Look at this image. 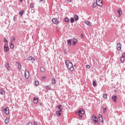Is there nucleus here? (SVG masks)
<instances>
[{
	"label": "nucleus",
	"mask_w": 125,
	"mask_h": 125,
	"mask_svg": "<svg viewBox=\"0 0 125 125\" xmlns=\"http://www.w3.org/2000/svg\"><path fill=\"white\" fill-rule=\"evenodd\" d=\"M65 65L68 68V69H69V70L71 71V72H73V71H74V67H73V63H72V62H71V61L67 60L65 62Z\"/></svg>",
	"instance_id": "f257e3e1"
},
{
	"label": "nucleus",
	"mask_w": 125,
	"mask_h": 125,
	"mask_svg": "<svg viewBox=\"0 0 125 125\" xmlns=\"http://www.w3.org/2000/svg\"><path fill=\"white\" fill-rule=\"evenodd\" d=\"M93 123L94 124H96L98 122V119L96 118V116H95V115H92V120Z\"/></svg>",
	"instance_id": "f03ea898"
},
{
	"label": "nucleus",
	"mask_w": 125,
	"mask_h": 125,
	"mask_svg": "<svg viewBox=\"0 0 125 125\" xmlns=\"http://www.w3.org/2000/svg\"><path fill=\"white\" fill-rule=\"evenodd\" d=\"M3 49L5 52H8L9 51V48L8 47V45L6 44H4Z\"/></svg>",
	"instance_id": "7ed1b4c3"
},
{
	"label": "nucleus",
	"mask_w": 125,
	"mask_h": 125,
	"mask_svg": "<svg viewBox=\"0 0 125 125\" xmlns=\"http://www.w3.org/2000/svg\"><path fill=\"white\" fill-rule=\"evenodd\" d=\"M24 76L25 79H29V71L27 69L24 71Z\"/></svg>",
	"instance_id": "20e7f679"
},
{
	"label": "nucleus",
	"mask_w": 125,
	"mask_h": 125,
	"mask_svg": "<svg viewBox=\"0 0 125 125\" xmlns=\"http://www.w3.org/2000/svg\"><path fill=\"white\" fill-rule=\"evenodd\" d=\"M117 50H118V51H120V50H121V49H122V43H121V42H119L117 44Z\"/></svg>",
	"instance_id": "39448f33"
},
{
	"label": "nucleus",
	"mask_w": 125,
	"mask_h": 125,
	"mask_svg": "<svg viewBox=\"0 0 125 125\" xmlns=\"http://www.w3.org/2000/svg\"><path fill=\"white\" fill-rule=\"evenodd\" d=\"M98 117L100 122L101 123H104V120H103V117L102 116V115L99 114Z\"/></svg>",
	"instance_id": "423d86ee"
},
{
	"label": "nucleus",
	"mask_w": 125,
	"mask_h": 125,
	"mask_svg": "<svg viewBox=\"0 0 125 125\" xmlns=\"http://www.w3.org/2000/svg\"><path fill=\"white\" fill-rule=\"evenodd\" d=\"M97 1L98 2L97 5H98V6H102V5H103L102 0H97Z\"/></svg>",
	"instance_id": "0eeeda50"
},
{
	"label": "nucleus",
	"mask_w": 125,
	"mask_h": 125,
	"mask_svg": "<svg viewBox=\"0 0 125 125\" xmlns=\"http://www.w3.org/2000/svg\"><path fill=\"white\" fill-rule=\"evenodd\" d=\"M125 59V53H124L122 55V58L120 59V60L122 63H124Z\"/></svg>",
	"instance_id": "6e6552de"
},
{
	"label": "nucleus",
	"mask_w": 125,
	"mask_h": 125,
	"mask_svg": "<svg viewBox=\"0 0 125 125\" xmlns=\"http://www.w3.org/2000/svg\"><path fill=\"white\" fill-rule=\"evenodd\" d=\"M8 110H9V109H8V107H6L4 109L3 111L6 114V115H8V114H9V111H8Z\"/></svg>",
	"instance_id": "1a4fd4ad"
},
{
	"label": "nucleus",
	"mask_w": 125,
	"mask_h": 125,
	"mask_svg": "<svg viewBox=\"0 0 125 125\" xmlns=\"http://www.w3.org/2000/svg\"><path fill=\"white\" fill-rule=\"evenodd\" d=\"M79 114H82V115H84V110L82 108L79 109L78 110Z\"/></svg>",
	"instance_id": "9d476101"
},
{
	"label": "nucleus",
	"mask_w": 125,
	"mask_h": 125,
	"mask_svg": "<svg viewBox=\"0 0 125 125\" xmlns=\"http://www.w3.org/2000/svg\"><path fill=\"white\" fill-rule=\"evenodd\" d=\"M52 21L54 24H58V20L56 18L52 19Z\"/></svg>",
	"instance_id": "9b49d317"
},
{
	"label": "nucleus",
	"mask_w": 125,
	"mask_h": 125,
	"mask_svg": "<svg viewBox=\"0 0 125 125\" xmlns=\"http://www.w3.org/2000/svg\"><path fill=\"white\" fill-rule=\"evenodd\" d=\"M72 41H73V45H76V44L78 43V40L76 39L73 38L72 39Z\"/></svg>",
	"instance_id": "f8f14e48"
},
{
	"label": "nucleus",
	"mask_w": 125,
	"mask_h": 125,
	"mask_svg": "<svg viewBox=\"0 0 125 125\" xmlns=\"http://www.w3.org/2000/svg\"><path fill=\"white\" fill-rule=\"evenodd\" d=\"M33 101L35 104H37L38 102H39V99L37 97H34L33 98Z\"/></svg>",
	"instance_id": "ddd939ff"
},
{
	"label": "nucleus",
	"mask_w": 125,
	"mask_h": 125,
	"mask_svg": "<svg viewBox=\"0 0 125 125\" xmlns=\"http://www.w3.org/2000/svg\"><path fill=\"white\" fill-rule=\"evenodd\" d=\"M61 112H62L61 110H57L56 112V114L58 117H60L61 116Z\"/></svg>",
	"instance_id": "4468645a"
},
{
	"label": "nucleus",
	"mask_w": 125,
	"mask_h": 125,
	"mask_svg": "<svg viewBox=\"0 0 125 125\" xmlns=\"http://www.w3.org/2000/svg\"><path fill=\"white\" fill-rule=\"evenodd\" d=\"M5 67L7 68V70L8 71H9L10 70V66H9V63L7 62L5 64Z\"/></svg>",
	"instance_id": "2eb2a0df"
},
{
	"label": "nucleus",
	"mask_w": 125,
	"mask_h": 125,
	"mask_svg": "<svg viewBox=\"0 0 125 125\" xmlns=\"http://www.w3.org/2000/svg\"><path fill=\"white\" fill-rule=\"evenodd\" d=\"M57 108H58V109H59V111H61V112H62V109H63V107L61 105H59L58 106H57Z\"/></svg>",
	"instance_id": "dca6fc26"
},
{
	"label": "nucleus",
	"mask_w": 125,
	"mask_h": 125,
	"mask_svg": "<svg viewBox=\"0 0 125 125\" xmlns=\"http://www.w3.org/2000/svg\"><path fill=\"white\" fill-rule=\"evenodd\" d=\"M112 99L113 101H114V102H116V100H117V99H118V98H117V96H112Z\"/></svg>",
	"instance_id": "f3484780"
},
{
	"label": "nucleus",
	"mask_w": 125,
	"mask_h": 125,
	"mask_svg": "<svg viewBox=\"0 0 125 125\" xmlns=\"http://www.w3.org/2000/svg\"><path fill=\"white\" fill-rule=\"evenodd\" d=\"M85 23H86V25H88V26H91V22L88 21H85Z\"/></svg>",
	"instance_id": "a211bd4d"
},
{
	"label": "nucleus",
	"mask_w": 125,
	"mask_h": 125,
	"mask_svg": "<svg viewBox=\"0 0 125 125\" xmlns=\"http://www.w3.org/2000/svg\"><path fill=\"white\" fill-rule=\"evenodd\" d=\"M71 42H72V39H69L67 40V44L69 46L71 45Z\"/></svg>",
	"instance_id": "6ab92c4d"
},
{
	"label": "nucleus",
	"mask_w": 125,
	"mask_h": 125,
	"mask_svg": "<svg viewBox=\"0 0 125 125\" xmlns=\"http://www.w3.org/2000/svg\"><path fill=\"white\" fill-rule=\"evenodd\" d=\"M97 2H94L92 6V7L93 8H95V7H96V6H97Z\"/></svg>",
	"instance_id": "aec40b11"
},
{
	"label": "nucleus",
	"mask_w": 125,
	"mask_h": 125,
	"mask_svg": "<svg viewBox=\"0 0 125 125\" xmlns=\"http://www.w3.org/2000/svg\"><path fill=\"white\" fill-rule=\"evenodd\" d=\"M18 69H19L20 70H21L22 65H21V63H20V62H18Z\"/></svg>",
	"instance_id": "412c9836"
},
{
	"label": "nucleus",
	"mask_w": 125,
	"mask_h": 125,
	"mask_svg": "<svg viewBox=\"0 0 125 125\" xmlns=\"http://www.w3.org/2000/svg\"><path fill=\"white\" fill-rule=\"evenodd\" d=\"M4 123L6 125H7V124H8V123H9V119L8 118H6L5 119Z\"/></svg>",
	"instance_id": "4be33fe9"
},
{
	"label": "nucleus",
	"mask_w": 125,
	"mask_h": 125,
	"mask_svg": "<svg viewBox=\"0 0 125 125\" xmlns=\"http://www.w3.org/2000/svg\"><path fill=\"white\" fill-rule=\"evenodd\" d=\"M0 94L2 95H4V94H5V91H4V90L3 89H1L0 90Z\"/></svg>",
	"instance_id": "5701e85b"
},
{
	"label": "nucleus",
	"mask_w": 125,
	"mask_h": 125,
	"mask_svg": "<svg viewBox=\"0 0 125 125\" xmlns=\"http://www.w3.org/2000/svg\"><path fill=\"white\" fill-rule=\"evenodd\" d=\"M52 83L53 84H55V83H56V80H55V78H53L52 79Z\"/></svg>",
	"instance_id": "b1692460"
},
{
	"label": "nucleus",
	"mask_w": 125,
	"mask_h": 125,
	"mask_svg": "<svg viewBox=\"0 0 125 125\" xmlns=\"http://www.w3.org/2000/svg\"><path fill=\"white\" fill-rule=\"evenodd\" d=\"M74 19L75 21H78L79 20V16L78 15H74Z\"/></svg>",
	"instance_id": "393cba45"
},
{
	"label": "nucleus",
	"mask_w": 125,
	"mask_h": 125,
	"mask_svg": "<svg viewBox=\"0 0 125 125\" xmlns=\"http://www.w3.org/2000/svg\"><path fill=\"white\" fill-rule=\"evenodd\" d=\"M97 82H96V81H93V86H94V87L97 86Z\"/></svg>",
	"instance_id": "a878e982"
},
{
	"label": "nucleus",
	"mask_w": 125,
	"mask_h": 125,
	"mask_svg": "<svg viewBox=\"0 0 125 125\" xmlns=\"http://www.w3.org/2000/svg\"><path fill=\"white\" fill-rule=\"evenodd\" d=\"M118 12L119 15V17H120L121 15H122V10L121 9H119L118 10Z\"/></svg>",
	"instance_id": "bb28decb"
},
{
	"label": "nucleus",
	"mask_w": 125,
	"mask_h": 125,
	"mask_svg": "<svg viewBox=\"0 0 125 125\" xmlns=\"http://www.w3.org/2000/svg\"><path fill=\"white\" fill-rule=\"evenodd\" d=\"M45 71V69L43 67H41L40 68V71L41 73H44V72Z\"/></svg>",
	"instance_id": "cd10ccee"
},
{
	"label": "nucleus",
	"mask_w": 125,
	"mask_h": 125,
	"mask_svg": "<svg viewBox=\"0 0 125 125\" xmlns=\"http://www.w3.org/2000/svg\"><path fill=\"white\" fill-rule=\"evenodd\" d=\"M45 88L47 89V90H50V89H51V87H50L49 85H46L45 86Z\"/></svg>",
	"instance_id": "c85d7f7f"
},
{
	"label": "nucleus",
	"mask_w": 125,
	"mask_h": 125,
	"mask_svg": "<svg viewBox=\"0 0 125 125\" xmlns=\"http://www.w3.org/2000/svg\"><path fill=\"white\" fill-rule=\"evenodd\" d=\"M23 11H20L19 15H20V16H21V17H23Z\"/></svg>",
	"instance_id": "c756f323"
},
{
	"label": "nucleus",
	"mask_w": 125,
	"mask_h": 125,
	"mask_svg": "<svg viewBox=\"0 0 125 125\" xmlns=\"http://www.w3.org/2000/svg\"><path fill=\"white\" fill-rule=\"evenodd\" d=\"M35 85L36 86H38L39 85V82H38V81H35Z\"/></svg>",
	"instance_id": "7c9ffc66"
},
{
	"label": "nucleus",
	"mask_w": 125,
	"mask_h": 125,
	"mask_svg": "<svg viewBox=\"0 0 125 125\" xmlns=\"http://www.w3.org/2000/svg\"><path fill=\"white\" fill-rule=\"evenodd\" d=\"M70 22L71 23H73L74 22H75V19H74L73 18H71L70 19Z\"/></svg>",
	"instance_id": "2f4dec72"
},
{
	"label": "nucleus",
	"mask_w": 125,
	"mask_h": 125,
	"mask_svg": "<svg viewBox=\"0 0 125 125\" xmlns=\"http://www.w3.org/2000/svg\"><path fill=\"white\" fill-rule=\"evenodd\" d=\"M13 47H14V45L12 43H11L10 44V48H13Z\"/></svg>",
	"instance_id": "473e14b6"
},
{
	"label": "nucleus",
	"mask_w": 125,
	"mask_h": 125,
	"mask_svg": "<svg viewBox=\"0 0 125 125\" xmlns=\"http://www.w3.org/2000/svg\"><path fill=\"white\" fill-rule=\"evenodd\" d=\"M34 3H30V7L31 8H34Z\"/></svg>",
	"instance_id": "72a5a7b5"
},
{
	"label": "nucleus",
	"mask_w": 125,
	"mask_h": 125,
	"mask_svg": "<svg viewBox=\"0 0 125 125\" xmlns=\"http://www.w3.org/2000/svg\"><path fill=\"white\" fill-rule=\"evenodd\" d=\"M103 97L104 98V99H106V98H107V94H104L103 96Z\"/></svg>",
	"instance_id": "f704fd0d"
},
{
	"label": "nucleus",
	"mask_w": 125,
	"mask_h": 125,
	"mask_svg": "<svg viewBox=\"0 0 125 125\" xmlns=\"http://www.w3.org/2000/svg\"><path fill=\"white\" fill-rule=\"evenodd\" d=\"M64 21H65V22H66L67 23H68V22H69V19H68V18H65Z\"/></svg>",
	"instance_id": "c9c22d12"
},
{
	"label": "nucleus",
	"mask_w": 125,
	"mask_h": 125,
	"mask_svg": "<svg viewBox=\"0 0 125 125\" xmlns=\"http://www.w3.org/2000/svg\"><path fill=\"white\" fill-rule=\"evenodd\" d=\"M3 42H5V43H6V42L7 43V40H6V38H4Z\"/></svg>",
	"instance_id": "e433bc0d"
},
{
	"label": "nucleus",
	"mask_w": 125,
	"mask_h": 125,
	"mask_svg": "<svg viewBox=\"0 0 125 125\" xmlns=\"http://www.w3.org/2000/svg\"><path fill=\"white\" fill-rule=\"evenodd\" d=\"M28 60L31 61V60H33V57H29Z\"/></svg>",
	"instance_id": "4c0bfd02"
},
{
	"label": "nucleus",
	"mask_w": 125,
	"mask_h": 125,
	"mask_svg": "<svg viewBox=\"0 0 125 125\" xmlns=\"http://www.w3.org/2000/svg\"><path fill=\"white\" fill-rule=\"evenodd\" d=\"M78 116H79V119H82V118H83V116L80 115V113H79Z\"/></svg>",
	"instance_id": "58836bf2"
},
{
	"label": "nucleus",
	"mask_w": 125,
	"mask_h": 125,
	"mask_svg": "<svg viewBox=\"0 0 125 125\" xmlns=\"http://www.w3.org/2000/svg\"><path fill=\"white\" fill-rule=\"evenodd\" d=\"M12 41H13V42H14V41H15V37H14V36H13L12 37Z\"/></svg>",
	"instance_id": "ea45409f"
},
{
	"label": "nucleus",
	"mask_w": 125,
	"mask_h": 125,
	"mask_svg": "<svg viewBox=\"0 0 125 125\" xmlns=\"http://www.w3.org/2000/svg\"><path fill=\"white\" fill-rule=\"evenodd\" d=\"M86 68H87V69H89V68H90V65H86Z\"/></svg>",
	"instance_id": "a19ab883"
},
{
	"label": "nucleus",
	"mask_w": 125,
	"mask_h": 125,
	"mask_svg": "<svg viewBox=\"0 0 125 125\" xmlns=\"http://www.w3.org/2000/svg\"><path fill=\"white\" fill-rule=\"evenodd\" d=\"M104 109V112L105 113L107 111V109L106 108H103Z\"/></svg>",
	"instance_id": "79ce46f5"
},
{
	"label": "nucleus",
	"mask_w": 125,
	"mask_h": 125,
	"mask_svg": "<svg viewBox=\"0 0 125 125\" xmlns=\"http://www.w3.org/2000/svg\"><path fill=\"white\" fill-rule=\"evenodd\" d=\"M33 124L34 125H38V123L36 121H33Z\"/></svg>",
	"instance_id": "37998d69"
},
{
	"label": "nucleus",
	"mask_w": 125,
	"mask_h": 125,
	"mask_svg": "<svg viewBox=\"0 0 125 125\" xmlns=\"http://www.w3.org/2000/svg\"><path fill=\"white\" fill-rule=\"evenodd\" d=\"M13 20L14 21H16V17L15 16L14 17Z\"/></svg>",
	"instance_id": "c03bdc74"
},
{
	"label": "nucleus",
	"mask_w": 125,
	"mask_h": 125,
	"mask_svg": "<svg viewBox=\"0 0 125 125\" xmlns=\"http://www.w3.org/2000/svg\"><path fill=\"white\" fill-rule=\"evenodd\" d=\"M26 125H33V124H32V123H29L26 124Z\"/></svg>",
	"instance_id": "a18cd8bd"
},
{
	"label": "nucleus",
	"mask_w": 125,
	"mask_h": 125,
	"mask_svg": "<svg viewBox=\"0 0 125 125\" xmlns=\"http://www.w3.org/2000/svg\"><path fill=\"white\" fill-rule=\"evenodd\" d=\"M40 106H42V105H43L42 103H40Z\"/></svg>",
	"instance_id": "49530a36"
},
{
	"label": "nucleus",
	"mask_w": 125,
	"mask_h": 125,
	"mask_svg": "<svg viewBox=\"0 0 125 125\" xmlns=\"http://www.w3.org/2000/svg\"><path fill=\"white\" fill-rule=\"evenodd\" d=\"M71 1H72V0H67L68 2H71Z\"/></svg>",
	"instance_id": "de8ad7c7"
},
{
	"label": "nucleus",
	"mask_w": 125,
	"mask_h": 125,
	"mask_svg": "<svg viewBox=\"0 0 125 125\" xmlns=\"http://www.w3.org/2000/svg\"><path fill=\"white\" fill-rule=\"evenodd\" d=\"M19 1H20L21 2H23V0H19Z\"/></svg>",
	"instance_id": "09e8293b"
},
{
	"label": "nucleus",
	"mask_w": 125,
	"mask_h": 125,
	"mask_svg": "<svg viewBox=\"0 0 125 125\" xmlns=\"http://www.w3.org/2000/svg\"><path fill=\"white\" fill-rule=\"evenodd\" d=\"M81 38H83V34H81Z\"/></svg>",
	"instance_id": "8fccbe9b"
},
{
	"label": "nucleus",
	"mask_w": 125,
	"mask_h": 125,
	"mask_svg": "<svg viewBox=\"0 0 125 125\" xmlns=\"http://www.w3.org/2000/svg\"><path fill=\"white\" fill-rule=\"evenodd\" d=\"M42 0H40V1H42Z\"/></svg>",
	"instance_id": "3c124183"
},
{
	"label": "nucleus",
	"mask_w": 125,
	"mask_h": 125,
	"mask_svg": "<svg viewBox=\"0 0 125 125\" xmlns=\"http://www.w3.org/2000/svg\"><path fill=\"white\" fill-rule=\"evenodd\" d=\"M26 21H24V23H25Z\"/></svg>",
	"instance_id": "603ef678"
}]
</instances>
